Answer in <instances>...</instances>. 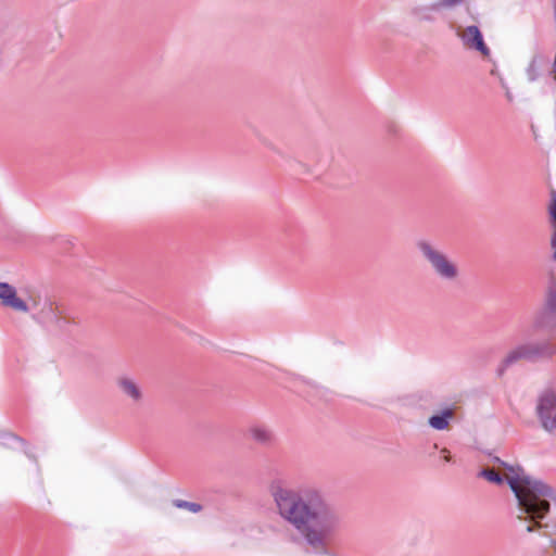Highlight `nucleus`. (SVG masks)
I'll list each match as a JSON object with an SVG mask.
<instances>
[{"label":"nucleus","mask_w":556,"mask_h":556,"mask_svg":"<svg viewBox=\"0 0 556 556\" xmlns=\"http://www.w3.org/2000/svg\"><path fill=\"white\" fill-rule=\"evenodd\" d=\"M278 515L317 553H327L341 523L337 508L315 488L293 489L282 480L269 486Z\"/></svg>","instance_id":"obj_1"},{"label":"nucleus","mask_w":556,"mask_h":556,"mask_svg":"<svg viewBox=\"0 0 556 556\" xmlns=\"http://www.w3.org/2000/svg\"><path fill=\"white\" fill-rule=\"evenodd\" d=\"M504 465V463H502ZM507 483L517 502V519L528 521V533L544 527L541 522L551 510V501H556L555 490L530 475L521 466H508Z\"/></svg>","instance_id":"obj_2"},{"label":"nucleus","mask_w":556,"mask_h":556,"mask_svg":"<svg viewBox=\"0 0 556 556\" xmlns=\"http://www.w3.org/2000/svg\"><path fill=\"white\" fill-rule=\"evenodd\" d=\"M416 247L438 278L446 282L458 280L460 276L458 264L440 247L428 240H419Z\"/></svg>","instance_id":"obj_3"},{"label":"nucleus","mask_w":556,"mask_h":556,"mask_svg":"<svg viewBox=\"0 0 556 556\" xmlns=\"http://www.w3.org/2000/svg\"><path fill=\"white\" fill-rule=\"evenodd\" d=\"M556 355V345L552 341L525 342L509 350L497 367V375L502 376L511 366L519 362H535L552 358Z\"/></svg>","instance_id":"obj_4"},{"label":"nucleus","mask_w":556,"mask_h":556,"mask_svg":"<svg viewBox=\"0 0 556 556\" xmlns=\"http://www.w3.org/2000/svg\"><path fill=\"white\" fill-rule=\"evenodd\" d=\"M536 416L542 428L549 432L556 433V392L546 389L538 396Z\"/></svg>","instance_id":"obj_5"},{"label":"nucleus","mask_w":556,"mask_h":556,"mask_svg":"<svg viewBox=\"0 0 556 556\" xmlns=\"http://www.w3.org/2000/svg\"><path fill=\"white\" fill-rule=\"evenodd\" d=\"M532 325L534 329L556 330V281L553 280L546 292L544 307L535 313Z\"/></svg>","instance_id":"obj_6"},{"label":"nucleus","mask_w":556,"mask_h":556,"mask_svg":"<svg viewBox=\"0 0 556 556\" xmlns=\"http://www.w3.org/2000/svg\"><path fill=\"white\" fill-rule=\"evenodd\" d=\"M456 35L460 38L463 45L472 50L479 51L483 56L490 55V49L483 41V36L480 29L475 26L455 27Z\"/></svg>","instance_id":"obj_7"},{"label":"nucleus","mask_w":556,"mask_h":556,"mask_svg":"<svg viewBox=\"0 0 556 556\" xmlns=\"http://www.w3.org/2000/svg\"><path fill=\"white\" fill-rule=\"evenodd\" d=\"M0 304L21 313H28L31 307L28 301L18 296L16 288L8 282H0Z\"/></svg>","instance_id":"obj_8"},{"label":"nucleus","mask_w":556,"mask_h":556,"mask_svg":"<svg viewBox=\"0 0 556 556\" xmlns=\"http://www.w3.org/2000/svg\"><path fill=\"white\" fill-rule=\"evenodd\" d=\"M501 463L511 466L510 464L500 459L498 457H493L492 458L493 467L492 468L486 467V468L482 469L478 473V477L484 478L489 482L498 484V485L504 483V481L507 482L506 477H507L508 469L505 465H503Z\"/></svg>","instance_id":"obj_9"},{"label":"nucleus","mask_w":556,"mask_h":556,"mask_svg":"<svg viewBox=\"0 0 556 556\" xmlns=\"http://www.w3.org/2000/svg\"><path fill=\"white\" fill-rule=\"evenodd\" d=\"M116 384L121 392L129 397L135 404H138L143 399V392L140 386L129 377H121L116 380Z\"/></svg>","instance_id":"obj_10"},{"label":"nucleus","mask_w":556,"mask_h":556,"mask_svg":"<svg viewBox=\"0 0 556 556\" xmlns=\"http://www.w3.org/2000/svg\"><path fill=\"white\" fill-rule=\"evenodd\" d=\"M249 434L252 440L263 445H269L274 441L273 431L264 425H253L249 428Z\"/></svg>","instance_id":"obj_11"},{"label":"nucleus","mask_w":556,"mask_h":556,"mask_svg":"<svg viewBox=\"0 0 556 556\" xmlns=\"http://www.w3.org/2000/svg\"><path fill=\"white\" fill-rule=\"evenodd\" d=\"M441 11L438 1L430 4H421L412 9V15L417 21H433L434 14Z\"/></svg>","instance_id":"obj_12"},{"label":"nucleus","mask_w":556,"mask_h":556,"mask_svg":"<svg viewBox=\"0 0 556 556\" xmlns=\"http://www.w3.org/2000/svg\"><path fill=\"white\" fill-rule=\"evenodd\" d=\"M455 416L454 409L445 408L440 414L429 418V425L435 430H446L450 427V420Z\"/></svg>","instance_id":"obj_13"},{"label":"nucleus","mask_w":556,"mask_h":556,"mask_svg":"<svg viewBox=\"0 0 556 556\" xmlns=\"http://www.w3.org/2000/svg\"><path fill=\"white\" fill-rule=\"evenodd\" d=\"M174 505L178 508L188 509L191 513H199L202 509V506L198 503L187 502L184 500H175Z\"/></svg>","instance_id":"obj_14"},{"label":"nucleus","mask_w":556,"mask_h":556,"mask_svg":"<svg viewBox=\"0 0 556 556\" xmlns=\"http://www.w3.org/2000/svg\"><path fill=\"white\" fill-rule=\"evenodd\" d=\"M528 78L531 81H534L540 76V64L536 58H533L529 64L527 70Z\"/></svg>","instance_id":"obj_15"},{"label":"nucleus","mask_w":556,"mask_h":556,"mask_svg":"<svg viewBox=\"0 0 556 556\" xmlns=\"http://www.w3.org/2000/svg\"><path fill=\"white\" fill-rule=\"evenodd\" d=\"M549 216H551V226L554 229H556V192H553L552 194V202L549 205Z\"/></svg>","instance_id":"obj_16"},{"label":"nucleus","mask_w":556,"mask_h":556,"mask_svg":"<svg viewBox=\"0 0 556 556\" xmlns=\"http://www.w3.org/2000/svg\"><path fill=\"white\" fill-rule=\"evenodd\" d=\"M464 0H438L441 10L451 9L460 4Z\"/></svg>","instance_id":"obj_17"},{"label":"nucleus","mask_w":556,"mask_h":556,"mask_svg":"<svg viewBox=\"0 0 556 556\" xmlns=\"http://www.w3.org/2000/svg\"><path fill=\"white\" fill-rule=\"evenodd\" d=\"M551 249L553 251V260L556 262V229L553 230L551 236Z\"/></svg>","instance_id":"obj_18"},{"label":"nucleus","mask_w":556,"mask_h":556,"mask_svg":"<svg viewBox=\"0 0 556 556\" xmlns=\"http://www.w3.org/2000/svg\"><path fill=\"white\" fill-rule=\"evenodd\" d=\"M441 453L444 454V460L450 463L452 460V457L450 455V451L447 448H442Z\"/></svg>","instance_id":"obj_19"},{"label":"nucleus","mask_w":556,"mask_h":556,"mask_svg":"<svg viewBox=\"0 0 556 556\" xmlns=\"http://www.w3.org/2000/svg\"><path fill=\"white\" fill-rule=\"evenodd\" d=\"M551 75L553 76V79L556 81V53L552 65Z\"/></svg>","instance_id":"obj_20"},{"label":"nucleus","mask_w":556,"mask_h":556,"mask_svg":"<svg viewBox=\"0 0 556 556\" xmlns=\"http://www.w3.org/2000/svg\"><path fill=\"white\" fill-rule=\"evenodd\" d=\"M551 545H552V547H553V549H554V552L556 554V539L551 541Z\"/></svg>","instance_id":"obj_21"},{"label":"nucleus","mask_w":556,"mask_h":556,"mask_svg":"<svg viewBox=\"0 0 556 556\" xmlns=\"http://www.w3.org/2000/svg\"><path fill=\"white\" fill-rule=\"evenodd\" d=\"M299 164L304 167L305 172H307V173L311 172V169L308 167H306L304 164H302V163H299Z\"/></svg>","instance_id":"obj_22"},{"label":"nucleus","mask_w":556,"mask_h":556,"mask_svg":"<svg viewBox=\"0 0 556 556\" xmlns=\"http://www.w3.org/2000/svg\"><path fill=\"white\" fill-rule=\"evenodd\" d=\"M30 301H31V305H33V306H36V305H37V301H36L35 299L30 298Z\"/></svg>","instance_id":"obj_23"},{"label":"nucleus","mask_w":556,"mask_h":556,"mask_svg":"<svg viewBox=\"0 0 556 556\" xmlns=\"http://www.w3.org/2000/svg\"><path fill=\"white\" fill-rule=\"evenodd\" d=\"M54 318H55V320H56V323H58V325H59V324H60V321H61V319H60V318H58V317H56V315H54Z\"/></svg>","instance_id":"obj_24"},{"label":"nucleus","mask_w":556,"mask_h":556,"mask_svg":"<svg viewBox=\"0 0 556 556\" xmlns=\"http://www.w3.org/2000/svg\"><path fill=\"white\" fill-rule=\"evenodd\" d=\"M49 311H50L51 313H53V311H54V309H53L52 305H50V306H49Z\"/></svg>","instance_id":"obj_25"}]
</instances>
